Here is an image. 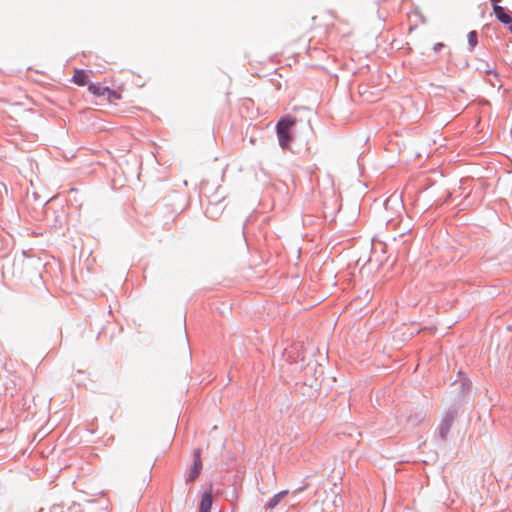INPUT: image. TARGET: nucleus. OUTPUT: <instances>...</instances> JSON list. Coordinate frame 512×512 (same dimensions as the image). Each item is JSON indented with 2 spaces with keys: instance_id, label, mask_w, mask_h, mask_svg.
Segmentation results:
<instances>
[{
  "instance_id": "obj_1",
  "label": "nucleus",
  "mask_w": 512,
  "mask_h": 512,
  "mask_svg": "<svg viewBox=\"0 0 512 512\" xmlns=\"http://www.w3.org/2000/svg\"><path fill=\"white\" fill-rule=\"evenodd\" d=\"M295 119L291 117L281 118L276 125V133L279 145L283 149H287L292 142L291 130L295 125Z\"/></svg>"
},
{
  "instance_id": "obj_2",
  "label": "nucleus",
  "mask_w": 512,
  "mask_h": 512,
  "mask_svg": "<svg viewBox=\"0 0 512 512\" xmlns=\"http://www.w3.org/2000/svg\"><path fill=\"white\" fill-rule=\"evenodd\" d=\"M458 406L456 404L452 405L444 414L439 428H438V436L442 441L447 439V435L451 429V426L457 416Z\"/></svg>"
},
{
  "instance_id": "obj_3",
  "label": "nucleus",
  "mask_w": 512,
  "mask_h": 512,
  "mask_svg": "<svg viewBox=\"0 0 512 512\" xmlns=\"http://www.w3.org/2000/svg\"><path fill=\"white\" fill-rule=\"evenodd\" d=\"M200 449H196L194 451V463L192 468L189 471L188 477L186 479L187 482H193L199 476L202 469V461L200 457Z\"/></svg>"
},
{
  "instance_id": "obj_4",
  "label": "nucleus",
  "mask_w": 512,
  "mask_h": 512,
  "mask_svg": "<svg viewBox=\"0 0 512 512\" xmlns=\"http://www.w3.org/2000/svg\"><path fill=\"white\" fill-rule=\"evenodd\" d=\"M494 13L498 21L501 23L511 26L512 18L511 16L506 12L505 8L500 5H494Z\"/></svg>"
},
{
  "instance_id": "obj_5",
  "label": "nucleus",
  "mask_w": 512,
  "mask_h": 512,
  "mask_svg": "<svg viewBox=\"0 0 512 512\" xmlns=\"http://www.w3.org/2000/svg\"><path fill=\"white\" fill-rule=\"evenodd\" d=\"M288 490L280 491L279 493L275 494L266 504V509H274L280 501L288 495Z\"/></svg>"
},
{
  "instance_id": "obj_6",
  "label": "nucleus",
  "mask_w": 512,
  "mask_h": 512,
  "mask_svg": "<svg viewBox=\"0 0 512 512\" xmlns=\"http://www.w3.org/2000/svg\"><path fill=\"white\" fill-rule=\"evenodd\" d=\"M212 506V495L210 492H205L202 495L200 502V512H209Z\"/></svg>"
},
{
  "instance_id": "obj_7",
  "label": "nucleus",
  "mask_w": 512,
  "mask_h": 512,
  "mask_svg": "<svg viewBox=\"0 0 512 512\" xmlns=\"http://www.w3.org/2000/svg\"><path fill=\"white\" fill-rule=\"evenodd\" d=\"M73 82L83 86L87 83V75L83 70H76L73 76Z\"/></svg>"
},
{
  "instance_id": "obj_8",
  "label": "nucleus",
  "mask_w": 512,
  "mask_h": 512,
  "mask_svg": "<svg viewBox=\"0 0 512 512\" xmlns=\"http://www.w3.org/2000/svg\"><path fill=\"white\" fill-rule=\"evenodd\" d=\"M89 90L93 94L98 95V96H102L105 94L106 91H109V89L107 87H102V86L96 85V84H90Z\"/></svg>"
},
{
  "instance_id": "obj_9",
  "label": "nucleus",
  "mask_w": 512,
  "mask_h": 512,
  "mask_svg": "<svg viewBox=\"0 0 512 512\" xmlns=\"http://www.w3.org/2000/svg\"><path fill=\"white\" fill-rule=\"evenodd\" d=\"M468 43L470 45L471 50L477 45L478 43V36L476 31H470L467 35Z\"/></svg>"
},
{
  "instance_id": "obj_10",
  "label": "nucleus",
  "mask_w": 512,
  "mask_h": 512,
  "mask_svg": "<svg viewBox=\"0 0 512 512\" xmlns=\"http://www.w3.org/2000/svg\"><path fill=\"white\" fill-rule=\"evenodd\" d=\"M455 384L457 385V383H455ZM458 386L461 387V389H462L461 393H464L465 391H467L470 388V382L467 379H461Z\"/></svg>"
},
{
  "instance_id": "obj_11",
  "label": "nucleus",
  "mask_w": 512,
  "mask_h": 512,
  "mask_svg": "<svg viewBox=\"0 0 512 512\" xmlns=\"http://www.w3.org/2000/svg\"><path fill=\"white\" fill-rule=\"evenodd\" d=\"M443 47H444V44H443V43H436V44L434 45V48H433V49H434V51H435V52H439Z\"/></svg>"
},
{
  "instance_id": "obj_12",
  "label": "nucleus",
  "mask_w": 512,
  "mask_h": 512,
  "mask_svg": "<svg viewBox=\"0 0 512 512\" xmlns=\"http://www.w3.org/2000/svg\"><path fill=\"white\" fill-rule=\"evenodd\" d=\"M424 417H422L421 419H418V416L415 418V420H413L412 418H409V421H413V424H416L417 422L423 420Z\"/></svg>"
},
{
  "instance_id": "obj_13",
  "label": "nucleus",
  "mask_w": 512,
  "mask_h": 512,
  "mask_svg": "<svg viewBox=\"0 0 512 512\" xmlns=\"http://www.w3.org/2000/svg\"><path fill=\"white\" fill-rule=\"evenodd\" d=\"M501 0H491L493 6L494 5H499L498 3L500 2Z\"/></svg>"
},
{
  "instance_id": "obj_14",
  "label": "nucleus",
  "mask_w": 512,
  "mask_h": 512,
  "mask_svg": "<svg viewBox=\"0 0 512 512\" xmlns=\"http://www.w3.org/2000/svg\"><path fill=\"white\" fill-rule=\"evenodd\" d=\"M303 489H304V488H303V487H301V488L297 489V490L295 491V493H299V492L303 491Z\"/></svg>"
},
{
  "instance_id": "obj_15",
  "label": "nucleus",
  "mask_w": 512,
  "mask_h": 512,
  "mask_svg": "<svg viewBox=\"0 0 512 512\" xmlns=\"http://www.w3.org/2000/svg\"><path fill=\"white\" fill-rule=\"evenodd\" d=\"M509 31L512 33V22H511V26H509Z\"/></svg>"
}]
</instances>
